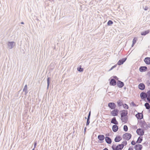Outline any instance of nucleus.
<instances>
[{
    "mask_svg": "<svg viewBox=\"0 0 150 150\" xmlns=\"http://www.w3.org/2000/svg\"><path fill=\"white\" fill-rule=\"evenodd\" d=\"M103 150H108V149L107 148H105Z\"/></svg>",
    "mask_w": 150,
    "mask_h": 150,
    "instance_id": "nucleus-48",
    "label": "nucleus"
},
{
    "mask_svg": "<svg viewBox=\"0 0 150 150\" xmlns=\"http://www.w3.org/2000/svg\"><path fill=\"white\" fill-rule=\"evenodd\" d=\"M112 129L114 132H116L118 130V127L116 125H114L112 127Z\"/></svg>",
    "mask_w": 150,
    "mask_h": 150,
    "instance_id": "nucleus-21",
    "label": "nucleus"
},
{
    "mask_svg": "<svg viewBox=\"0 0 150 150\" xmlns=\"http://www.w3.org/2000/svg\"><path fill=\"white\" fill-rule=\"evenodd\" d=\"M138 88L141 90H144L145 88V86L143 83H140L138 85Z\"/></svg>",
    "mask_w": 150,
    "mask_h": 150,
    "instance_id": "nucleus-16",
    "label": "nucleus"
},
{
    "mask_svg": "<svg viewBox=\"0 0 150 150\" xmlns=\"http://www.w3.org/2000/svg\"><path fill=\"white\" fill-rule=\"evenodd\" d=\"M85 119H86V117H85Z\"/></svg>",
    "mask_w": 150,
    "mask_h": 150,
    "instance_id": "nucleus-54",
    "label": "nucleus"
},
{
    "mask_svg": "<svg viewBox=\"0 0 150 150\" xmlns=\"http://www.w3.org/2000/svg\"><path fill=\"white\" fill-rule=\"evenodd\" d=\"M124 85V83L120 80H118L117 82V85L120 88L122 87Z\"/></svg>",
    "mask_w": 150,
    "mask_h": 150,
    "instance_id": "nucleus-9",
    "label": "nucleus"
},
{
    "mask_svg": "<svg viewBox=\"0 0 150 150\" xmlns=\"http://www.w3.org/2000/svg\"><path fill=\"white\" fill-rule=\"evenodd\" d=\"M144 9L146 11L149 8L147 6H145L144 7H143Z\"/></svg>",
    "mask_w": 150,
    "mask_h": 150,
    "instance_id": "nucleus-39",
    "label": "nucleus"
},
{
    "mask_svg": "<svg viewBox=\"0 0 150 150\" xmlns=\"http://www.w3.org/2000/svg\"><path fill=\"white\" fill-rule=\"evenodd\" d=\"M146 99L150 103V90L148 91L147 93Z\"/></svg>",
    "mask_w": 150,
    "mask_h": 150,
    "instance_id": "nucleus-23",
    "label": "nucleus"
},
{
    "mask_svg": "<svg viewBox=\"0 0 150 150\" xmlns=\"http://www.w3.org/2000/svg\"><path fill=\"white\" fill-rule=\"evenodd\" d=\"M136 132L137 134L140 136H143L144 134V130L141 128H139L137 130Z\"/></svg>",
    "mask_w": 150,
    "mask_h": 150,
    "instance_id": "nucleus-4",
    "label": "nucleus"
},
{
    "mask_svg": "<svg viewBox=\"0 0 150 150\" xmlns=\"http://www.w3.org/2000/svg\"><path fill=\"white\" fill-rule=\"evenodd\" d=\"M90 119H89V118L87 119V122L86 123V126H88L89 125L90 123Z\"/></svg>",
    "mask_w": 150,
    "mask_h": 150,
    "instance_id": "nucleus-36",
    "label": "nucleus"
},
{
    "mask_svg": "<svg viewBox=\"0 0 150 150\" xmlns=\"http://www.w3.org/2000/svg\"><path fill=\"white\" fill-rule=\"evenodd\" d=\"M77 70L78 71L80 72H83V68L81 67V66H80V67L77 68Z\"/></svg>",
    "mask_w": 150,
    "mask_h": 150,
    "instance_id": "nucleus-32",
    "label": "nucleus"
},
{
    "mask_svg": "<svg viewBox=\"0 0 150 150\" xmlns=\"http://www.w3.org/2000/svg\"><path fill=\"white\" fill-rule=\"evenodd\" d=\"M150 32V30H146L144 31L141 33V35H142L145 36L146 34H148Z\"/></svg>",
    "mask_w": 150,
    "mask_h": 150,
    "instance_id": "nucleus-24",
    "label": "nucleus"
},
{
    "mask_svg": "<svg viewBox=\"0 0 150 150\" xmlns=\"http://www.w3.org/2000/svg\"><path fill=\"white\" fill-rule=\"evenodd\" d=\"M127 59V58L126 57L120 59L118 62L117 64L119 65H121L123 64L126 61Z\"/></svg>",
    "mask_w": 150,
    "mask_h": 150,
    "instance_id": "nucleus-8",
    "label": "nucleus"
},
{
    "mask_svg": "<svg viewBox=\"0 0 150 150\" xmlns=\"http://www.w3.org/2000/svg\"><path fill=\"white\" fill-rule=\"evenodd\" d=\"M51 80V78L50 77H48L47 79V89H48L50 84V81Z\"/></svg>",
    "mask_w": 150,
    "mask_h": 150,
    "instance_id": "nucleus-28",
    "label": "nucleus"
},
{
    "mask_svg": "<svg viewBox=\"0 0 150 150\" xmlns=\"http://www.w3.org/2000/svg\"><path fill=\"white\" fill-rule=\"evenodd\" d=\"M136 143L135 142L134 140H133L132 141L131 144L132 145H134Z\"/></svg>",
    "mask_w": 150,
    "mask_h": 150,
    "instance_id": "nucleus-41",
    "label": "nucleus"
},
{
    "mask_svg": "<svg viewBox=\"0 0 150 150\" xmlns=\"http://www.w3.org/2000/svg\"><path fill=\"white\" fill-rule=\"evenodd\" d=\"M123 148V146L122 144H119L117 146L115 144H113L112 146L113 150H121Z\"/></svg>",
    "mask_w": 150,
    "mask_h": 150,
    "instance_id": "nucleus-1",
    "label": "nucleus"
},
{
    "mask_svg": "<svg viewBox=\"0 0 150 150\" xmlns=\"http://www.w3.org/2000/svg\"><path fill=\"white\" fill-rule=\"evenodd\" d=\"M32 150H35V149L34 148H33Z\"/></svg>",
    "mask_w": 150,
    "mask_h": 150,
    "instance_id": "nucleus-53",
    "label": "nucleus"
},
{
    "mask_svg": "<svg viewBox=\"0 0 150 150\" xmlns=\"http://www.w3.org/2000/svg\"><path fill=\"white\" fill-rule=\"evenodd\" d=\"M91 111H90L89 112L88 115V117H87V119H88L89 118V119H90V116H91Z\"/></svg>",
    "mask_w": 150,
    "mask_h": 150,
    "instance_id": "nucleus-43",
    "label": "nucleus"
},
{
    "mask_svg": "<svg viewBox=\"0 0 150 150\" xmlns=\"http://www.w3.org/2000/svg\"><path fill=\"white\" fill-rule=\"evenodd\" d=\"M112 77L111 78V79L110 82V85L115 86L116 85L117 83L114 79H112Z\"/></svg>",
    "mask_w": 150,
    "mask_h": 150,
    "instance_id": "nucleus-10",
    "label": "nucleus"
},
{
    "mask_svg": "<svg viewBox=\"0 0 150 150\" xmlns=\"http://www.w3.org/2000/svg\"><path fill=\"white\" fill-rule=\"evenodd\" d=\"M142 148V145L137 144L135 145L134 148L136 150H141Z\"/></svg>",
    "mask_w": 150,
    "mask_h": 150,
    "instance_id": "nucleus-14",
    "label": "nucleus"
},
{
    "mask_svg": "<svg viewBox=\"0 0 150 150\" xmlns=\"http://www.w3.org/2000/svg\"><path fill=\"white\" fill-rule=\"evenodd\" d=\"M113 22L111 20H109L107 23V25H108L110 26L112 24H113Z\"/></svg>",
    "mask_w": 150,
    "mask_h": 150,
    "instance_id": "nucleus-31",
    "label": "nucleus"
},
{
    "mask_svg": "<svg viewBox=\"0 0 150 150\" xmlns=\"http://www.w3.org/2000/svg\"><path fill=\"white\" fill-rule=\"evenodd\" d=\"M105 139L106 142L108 144H110L111 143V139L109 137H106L105 138Z\"/></svg>",
    "mask_w": 150,
    "mask_h": 150,
    "instance_id": "nucleus-19",
    "label": "nucleus"
},
{
    "mask_svg": "<svg viewBox=\"0 0 150 150\" xmlns=\"http://www.w3.org/2000/svg\"><path fill=\"white\" fill-rule=\"evenodd\" d=\"M144 61L147 64H150V57H146L145 58Z\"/></svg>",
    "mask_w": 150,
    "mask_h": 150,
    "instance_id": "nucleus-18",
    "label": "nucleus"
},
{
    "mask_svg": "<svg viewBox=\"0 0 150 150\" xmlns=\"http://www.w3.org/2000/svg\"><path fill=\"white\" fill-rule=\"evenodd\" d=\"M137 39L136 38H134L132 41V43L134 44H135L136 42Z\"/></svg>",
    "mask_w": 150,
    "mask_h": 150,
    "instance_id": "nucleus-38",
    "label": "nucleus"
},
{
    "mask_svg": "<svg viewBox=\"0 0 150 150\" xmlns=\"http://www.w3.org/2000/svg\"><path fill=\"white\" fill-rule=\"evenodd\" d=\"M23 91L25 92V94L26 95L28 93V91L27 89V85H26L24 86V88L23 89Z\"/></svg>",
    "mask_w": 150,
    "mask_h": 150,
    "instance_id": "nucleus-26",
    "label": "nucleus"
},
{
    "mask_svg": "<svg viewBox=\"0 0 150 150\" xmlns=\"http://www.w3.org/2000/svg\"><path fill=\"white\" fill-rule=\"evenodd\" d=\"M117 104L119 106H120L123 105V102L122 100H119L117 101Z\"/></svg>",
    "mask_w": 150,
    "mask_h": 150,
    "instance_id": "nucleus-29",
    "label": "nucleus"
},
{
    "mask_svg": "<svg viewBox=\"0 0 150 150\" xmlns=\"http://www.w3.org/2000/svg\"><path fill=\"white\" fill-rule=\"evenodd\" d=\"M147 70V68L146 66H142L140 67L139 70L141 72H144L146 71Z\"/></svg>",
    "mask_w": 150,
    "mask_h": 150,
    "instance_id": "nucleus-15",
    "label": "nucleus"
},
{
    "mask_svg": "<svg viewBox=\"0 0 150 150\" xmlns=\"http://www.w3.org/2000/svg\"><path fill=\"white\" fill-rule=\"evenodd\" d=\"M130 105H132L134 106H137L136 104H135L133 102H132L130 103Z\"/></svg>",
    "mask_w": 150,
    "mask_h": 150,
    "instance_id": "nucleus-40",
    "label": "nucleus"
},
{
    "mask_svg": "<svg viewBox=\"0 0 150 150\" xmlns=\"http://www.w3.org/2000/svg\"><path fill=\"white\" fill-rule=\"evenodd\" d=\"M106 136H108L109 135V134H106Z\"/></svg>",
    "mask_w": 150,
    "mask_h": 150,
    "instance_id": "nucleus-52",
    "label": "nucleus"
},
{
    "mask_svg": "<svg viewBox=\"0 0 150 150\" xmlns=\"http://www.w3.org/2000/svg\"><path fill=\"white\" fill-rule=\"evenodd\" d=\"M121 119L122 122L126 123L128 119V116L121 117Z\"/></svg>",
    "mask_w": 150,
    "mask_h": 150,
    "instance_id": "nucleus-20",
    "label": "nucleus"
},
{
    "mask_svg": "<svg viewBox=\"0 0 150 150\" xmlns=\"http://www.w3.org/2000/svg\"><path fill=\"white\" fill-rule=\"evenodd\" d=\"M146 83L148 86H149L150 85V82L149 81V80L146 81Z\"/></svg>",
    "mask_w": 150,
    "mask_h": 150,
    "instance_id": "nucleus-37",
    "label": "nucleus"
},
{
    "mask_svg": "<svg viewBox=\"0 0 150 150\" xmlns=\"http://www.w3.org/2000/svg\"><path fill=\"white\" fill-rule=\"evenodd\" d=\"M140 126L142 128H143L145 130L147 129L148 127V125L145 121L141 120L140 121Z\"/></svg>",
    "mask_w": 150,
    "mask_h": 150,
    "instance_id": "nucleus-2",
    "label": "nucleus"
},
{
    "mask_svg": "<svg viewBox=\"0 0 150 150\" xmlns=\"http://www.w3.org/2000/svg\"><path fill=\"white\" fill-rule=\"evenodd\" d=\"M138 119L141 120L143 118V114L141 113L138 112L137 114L135 115Z\"/></svg>",
    "mask_w": 150,
    "mask_h": 150,
    "instance_id": "nucleus-11",
    "label": "nucleus"
},
{
    "mask_svg": "<svg viewBox=\"0 0 150 150\" xmlns=\"http://www.w3.org/2000/svg\"><path fill=\"white\" fill-rule=\"evenodd\" d=\"M119 110L117 109H115L111 112V115L113 116H117L118 115Z\"/></svg>",
    "mask_w": 150,
    "mask_h": 150,
    "instance_id": "nucleus-6",
    "label": "nucleus"
},
{
    "mask_svg": "<svg viewBox=\"0 0 150 150\" xmlns=\"http://www.w3.org/2000/svg\"><path fill=\"white\" fill-rule=\"evenodd\" d=\"M142 141V137H139L138 138L136 142V143L138 144H139L141 143Z\"/></svg>",
    "mask_w": 150,
    "mask_h": 150,
    "instance_id": "nucleus-27",
    "label": "nucleus"
},
{
    "mask_svg": "<svg viewBox=\"0 0 150 150\" xmlns=\"http://www.w3.org/2000/svg\"><path fill=\"white\" fill-rule=\"evenodd\" d=\"M108 106L111 109L113 110L115 108L116 105L114 103L110 102L108 103Z\"/></svg>",
    "mask_w": 150,
    "mask_h": 150,
    "instance_id": "nucleus-5",
    "label": "nucleus"
},
{
    "mask_svg": "<svg viewBox=\"0 0 150 150\" xmlns=\"http://www.w3.org/2000/svg\"><path fill=\"white\" fill-rule=\"evenodd\" d=\"M112 79H115L117 80H118V78L116 76H113L112 77Z\"/></svg>",
    "mask_w": 150,
    "mask_h": 150,
    "instance_id": "nucleus-42",
    "label": "nucleus"
},
{
    "mask_svg": "<svg viewBox=\"0 0 150 150\" xmlns=\"http://www.w3.org/2000/svg\"><path fill=\"white\" fill-rule=\"evenodd\" d=\"M112 69L111 68V69L109 70V71H110Z\"/></svg>",
    "mask_w": 150,
    "mask_h": 150,
    "instance_id": "nucleus-51",
    "label": "nucleus"
},
{
    "mask_svg": "<svg viewBox=\"0 0 150 150\" xmlns=\"http://www.w3.org/2000/svg\"><path fill=\"white\" fill-rule=\"evenodd\" d=\"M117 66V64H115V65H114V66H112L111 68L112 69H114V68H115Z\"/></svg>",
    "mask_w": 150,
    "mask_h": 150,
    "instance_id": "nucleus-45",
    "label": "nucleus"
},
{
    "mask_svg": "<svg viewBox=\"0 0 150 150\" xmlns=\"http://www.w3.org/2000/svg\"><path fill=\"white\" fill-rule=\"evenodd\" d=\"M128 150H133V149L132 148L129 147Z\"/></svg>",
    "mask_w": 150,
    "mask_h": 150,
    "instance_id": "nucleus-46",
    "label": "nucleus"
},
{
    "mask_svg": "<svg viewBox=\"0 0 150 150\" xmlns=\"http://www.w3.org/2000/svg\"><path fill=\"white\" fill-rule=\"evenodd\" d=\"M128 111L127 110H124L122 111V112L121 113V117L128 116Z\"/></svg>",
    "mask_w": 150,
    "mask_h": 150,
    "instance_id": "nucleus-12",
    "label": "nucleus"
},
{
    "mask_svg": "<svg viewBox=\"0 0 150 150\" xmlns=\"http://www.w3.org/2000/svg\"><path fill=\"white\" fill-rule=\"evenodd\" d=\"M98 139L101 141V143L103 141L105 138V136L103 135L100 134L98 136Z\"/></svg>",
    "mask_w": 150,
    "mask_h": 150,
    "instance_id": "nucleus-17",
    "label": "nucleus"
},
{
    "mask_svg": "<svg viewBox=\"0 0 150 150\" xmlns=\"http://www.w3.org/2000/svg\"><path fill=\"white\" fill-rule=\"evenodd\" d=\"M15 43L14 42H8V48L9 49H12L14 47Z\"/></svg>",
    "mask_w": 150,
    "mask_h": 150,
    "instance_id": "nucleus-7",
    "label": "nucleus"
},
{
    "mask_svg": "<svg viewBox=\"0 0 150 150\" xmlns=\"http://www.w3.org/2000/svg\"><path fill=\"white\" fill-rule=\"evenodd\" d=\"M132 135L131 134L129 133H126L123 134V138L126 140H128L130 139Z\"/></svg>",
    "mask_w": 150,
    "mask_h": 150,
    "instance_id": "nucleus-3",
    "label": "nucleus"
},
{
    "mask_svg": "<svg viewBox=\"0 0 150 150\" xmlns=\"http://www.w3.org/2000/svg\"><path fill=\"white\" fill-rule=\"evenodd\" d=\"M37 144V142H34V148H33L35 149V148L36 147V146Z\"/></svg>",
    "mask_w": 150,
    "mask_h": 150,
    "instance_id": "nucleus-44",
    "label": "nucleus"
},
{
    "mask_svg": "<svg viewBox=\"0 0 150 150\" xmlns=\"http://www.w3.org/2000/svg\"><path fill=\"white\" fill-rule=\"evenodd\" d=\"M86 127H85L84 129V133H85L86 132Z\"/></svg>",
    "mask_w": 150,
    "mask_h": 150,
    "instance_id": "nucleus-47",
    "label": "nucleus"
},
{
    "mask_svg": "<svg viewBox=\"0 0 150 150\" xmlns=\"http://www.w3.org/2000/svg\"><path fill=\"white\" fill-rule=\"evenodd\" d=\"M111 122V123L114 124L115 125H118V122L117 121L115 117H114L112 119Z\"/></svg>",
    "mask_w": 150,
    "mask_h": 150,
    "instance_id": "nucleus-22",
    "label": "nucleus"
},
{
    "mask_svg": "<svg viewBox=\"0 0 150 150\" xmlns=\"http://www.w3.org/2000/svg\"><path fill=\"white\" fill-rule=\"evenodd\" d=\"M134 44H135L133 43H132V47H133L134 45Z\"/></svg>",
    "mask_w": 150,
    "mask_h": 150,
    "instance_id": "nucleus-49",
    "label": "nucleus"
},
{
    "mask_svg": "<svg viewBox=\"0 0 150 150\" xmlns=\"http://www.w3.org/2000/svg\"><path fill=\"white\" fill-rule=\"evenodd\" d=\"M144 106L147 109H149L150 108V105L148 103H146L144 104Z\"/></svg>",
    "mask_w": 150,
    "mask_h": 150,
    "instance_id": "nucleus-30",
    "label": "nucleus"
},
{
    "mask_svg": "<svg viewBox=\"0 0 150 150\" xmlns=\"http://www.w3.org/2000/svg\"><path fill=\"white\" fill-rule=\"evenodd\" d=\"M140 96L142 99L145 100L147 98L146 94L144 92H142L140 94Z\"/></svg>",
    "mask_w": 150,
    "mask_h": 150,
    "instance_id": "nucleus-13",
    "label": "nucleus"
},
{
    "mask_svg": "<svg viewBox=\"0 0 150 150\" xmlns=\"http://www.w3.org/2000/svg\"><path fill=\"white\" fill-rule=\"evenodd\" d=\"M121 139L120 136H116L115 139L114 140L115 142H120Z\"/></svg>",
    "mask_w": 150,
    "mask_h": 150,
    "instance_id": "nucleus-25",
    "label": "nucleus"
},
{
    "mask_svg": "<svg viewBox=\"0 0 150 150\" xmlns=\"http://www.w3.org/2000/svg\"><path fill=\"white\" fill-rule=\"evenodd\" d=\"M128 127L126 125H125L123 127V129L124 131H125V132H127L128 130Z\"/></svg>",
    "mask_w": 150,
    "mask_h": 150,
    "instance_id": "nucleus-34",
    "label": "nucleus"
},
{
    "mask_svg": "<svg viewBox=\"0 0 150 150\" xmlns=\"http://www.w3.org/2000/svg\"><path fill=\"white\" fill-rule=\"evenodd\" d=\"M21 24H24V23L23 22H21Z\"/></svg>",
    "mask_w": 150,
    "mask_h": 150,
    "instance_id": "nucleus-50",
    "label": "nucleus"
},
{
    "mask_svg": "<svg viewBox=\"0 0 150 150\" xmlns=\"http://www.w3.org/2000/svg\"><path fill=\"white\" fill-rule=\"evenodd\" d=\"M123 107L126 109H128L129 108V107L128 105L126 104L125 103L124 104L122 105Z\"/></svg>",
    "mask_w": 150,
    "mask_h": 150,
    "instance_id": "nucleus-33",
    "label": "nucleus"
},
{
    "mask_svg": "<svg viewBox=\"0 0 150 150\" xmlns=\"http://www.w3.org/2000/svg\"><path fill=\"white\" fill-rule=\"evenodd\" d=\"M120 144H122L124 147V146H125L127 144V142L126 141H124Z\"/></svg>",
    "mask_w": 150,
    "mask_h": 150,
    "instance_id": "nucleus-35",
    "label": "nucleus"
}]
</instances>
